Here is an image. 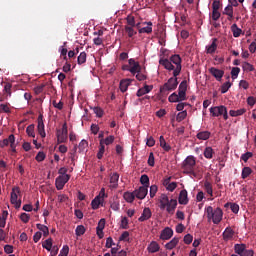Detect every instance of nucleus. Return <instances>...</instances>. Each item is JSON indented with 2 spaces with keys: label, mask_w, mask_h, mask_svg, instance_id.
<instances>
[{
  "label": "nucleus",
  "mask_w": 256,
  "mask_h": 256,
  "mask_svg": "<svg viewBox=\"0 0 256 256\" xmlns=\"http://www.w3.org/2000/svg\"><path fill=\"white\" fill-rule=\"evenodd\" d=\"M159 64L162 65L167 71H173V77L181 75V56L174 54L170 59H160Z\"/></svg>",
  "instance_id": "obj_1"
},
{
  "label": "nucleus",
  "mask_w": 256,
  "mask_h": 256,
  "mask_svg": "<svg viewBox=\"0 0 256 256\" xmlns=\"http://www.w3.org/2000/svg\"><path fill=\"white\" fill-rule=\"evenodd\" d=\"M159 207L162 211L166 209L167 213L173 215L175 213V209H177V200L171 199L169 200V196L167 194H161L159 197Z\"/></svg>",
  "instance_id": "obj_2"
},
{
  "label": "nucleus",
  "mask_w": 256,
  "mask_h": 256,
  "mask_svg": "<svg viewBox=\"0 0 256 256\" xmlns=\"http://www.w3.org/2000/svg\"><path fill=\"white\" fill-rule=\"evenodd\" d=\"M206 215L207 219L209 221L212 220L214 225H219L220 221H223V210H221V208H216L214 210L211 206H208L206 208Z\"/></svg>",
  "instance_id": "obj_3"
},
{
  "label": "nucleus",
  "mask_w": 256,
  "mask_h": 256,
  "mask_svg": "<svg viewBox=\"0 0 256 256\" xmlns=\"http://www.w3.org/2000/svg\"><path fill=\"white\" fill-rule=\"evenodd\" d=\"M195 165H197V161L194 156H187V158L183 161L182 169L186 175H193L196 177L195 173Z\"/></svg>",
  "instance_id": "obj_4"
},
{
  "label": "nucleus",
  "mask_w": 256,
  "mask_h": 256,
  "mask_svg": "<svg viewBox=\"0 0 256 256\" xmlns=\"http://www.w3.org/2000/svg\"><path fill=\"white\" fill-rule=\"evenodd\" d=\"M179 85V81L177 80V76H173L168 79L166 83H164L163 86L160 87V93L161 95H169V92L175 91L177 89V86Z\"/></svg>",
  "instance_id": "obj_5"
},
{
  "label": "nucleus",
  "mask_w": 256,
  "mask_h": 256,
  "mask_svg": "<svg viewBox=\"0 0 256 256\" xmlns=\"http://www.w3.org/2000/svg\"><path fill=\"white\" fill-rule=\"evenodd\" d=\"M210 113L212 117H221L222 115L224 121H227V119H229V114L227 113V107H225L224 105L211 107Z\"/></svg>",
  "instance_id": "obj_6"
},
{
  "label": "nucleus",
  "mask_w": 256,
  "mask_h": 256,
  "mask_svg": "<svg viewBox=\"0 0 256 256\" xmlns=\"http://www.w3.org/2000/svg\"><path fill=\"white\" fill-rule=\"evenodd\" d=\"M19 193H21V190L19 189V187L15 186L12 188V192L10 194V203H12V205H15L16 209L21 208V200H18Z\"/></svg>",
  "instance_id": "obj_7"
},
{
  "label": "nucleus",
  "mask_w": 256,
  "mask_h": 256,
  "mask_svg": "<svg viewBox=\"0 0 256 256\" xmlns=\"http://www.w3.org/2000/svg\"><path fill=\"white\" fill-rule=\"evenodd\" d=\"M58 143H65L68 137L67 123H64L61 130L56 133Z\"/></svg>",
  "instance_id": "obj_8"
},
{
  "label": "nucleus",
  "mask_w": 256,
  "mask_h": 256,
  "mask_svg": "<svg viewBox=\"0 0 256 256\" xmlns=\"http://www.w3.org/2000/svg\"><path fill=\"white\" fill-rule=\"evenodd\" d=\"M71 179V175H60L56 178L55 185L58 191H61L65 184Z\"/></svg>",
  "instance_id": "obj_9"
},
{
  "label": "nucleus",
  "mask_w": 256,
  "mask_h": 256,
  "mask_svg": "<svg viewBox=\"0 0 256 256\" xmlns=\"http://www.w3.org/2000/svg\"><path fill=\"white\" fill-rule=\"evenodd\" d=\"M128 63L130 65V73L132 75H137V73H141V64L139 62L135 61V59L130 58L128 60Z\"/></svg>",
  "instance_id": "obj_10"
},
{
  "label": "nucleus",
  "mask_w": 256,
  "mask_h": 256,
  "mask_svg": "<svg viewBox=\"0 0 256 256\" xmlns=\"http://www.w3.org/2000/svg\"><path fill=\"white\" fill-rule=\"evenodd\" d=\"M178 94L180 99L187 101V80H183L178 87Z\"/></svg>",
  "instance_id": "obj_11"
},
{
  "label": "nucleus",
  "mask_w": 256,
  "mask_h": 256,
  "mask_svg": "<svg viewBox=\"0 0 256 256\" xmlns=\"http://www.w3.org/2000/svg\"><path fill=\"white\" fill-rule=\"evenodd\" d=\"M38 125H37V131L39 135L42 137V139H45L47 134L45 133V123H43V114H40L38 116Z\"/></svg>",
  "instance_id": "obj_12"
},
{
  "label": "nucleus",
  "mask_w": 256,
  "mask_h": 256,
  "mask_svg": "<svg viewBox=\"0 0 256 256\" xmlns=\"http://www.w3.org/2000/svg\"><path fill=\"white\" fill-rule=\"evenodd\" d=\"M149 188L147 186H141L139 189H136L134 191V195L137 199L143 200L145 197H147V193H149Z\"/></svg>",
  "instance_id": "obj_13"
},
{
  "label": "nucleus",
  "mask_w": 256,
  "mask_h": 256,
  "mask_svg": "<svg viewBox=\"0 0 256 256\" xmlns=\"http://www.w3.org/2000/svg\"><path fill=\"white\" fill-rule=\"evenodd\" d=\"M209 73L212 77L216 78V81H221L223 79V75H225V71L217 69L215 67L209 68Z\"/></svg>",
  "instance_id": "obj_14"
},
{
  "label": "nucleus",
  "mask_w": 256,
  "mask_h": 256,
  "mask_svg": "<svg viewBox=\"0 0 256 256\" xmlns=\"http://www.w3.org/2000/svg\"><path fill=\"white\" fill-rule=\"evenodd\" d=\"M153 216V213L151 212V208H144L141 216L138 218V221L140 223H143L145 221H149L151 217Z\"/></svg>",
  "instance_id": "obj_15"
},
{
  "label": "nucleus",
  "mask_w": 256,
  "mask_h": 256,
  "mask_svg": "<svg viewBox=\"0 0 256 256\" xmlns=\"http://www.w3.org/2000/svg\"><path fill=\"white\" fill-rule=\"evenodd\" d=\"M171 237H173V229H171L170 227H166L161 231L160 239L162 241H169Z\"/></svg>",
  "instance_id": "obj_16"
},
{
  "label": "nucleus",
  "mask_w": 256,
  "mask_h": 256,
  "mask_svg": "<svg viewBox=\"0 0 256 256\" xmlns=\"http://www.w3.org/2000/svg\"><path fill=\"white\" fill-rule=\"evenodd\" d=\"M143 25H147L146 27L140 28L138 33L143 34L147 33V35H151L153 33V22H143Z\"/></svg>",
  "instance_id": "obj_17"
},
{
  "label": "nucleus",
  "mask_w": 256,
  "mask_h": 256,
  "mask_svg": "<svg viewBox=\"0 0 256 256\" xmlns=\"http://www.w3.org/2000/svg\"><path fill=\"white\" fill-rule=\"evenodd\" d=\"M153 91V85L145 84L143 88L138 89L136 95L137 97H143V95H147V93H151Z\"/></svg>",
  "instance_id": "obj_18"
},
{
  "label": "nucleus",
  "mask_w": 256,
  "mask_h": 256,
  "mask_svg": "<svg viewBox=\"0 0 256 256\" xmlns=\"http://www.w3.org/2000/svg\"><path fill=\"white\" fill-rule=\"evenodd\" d=\"M223 239L224 241H231L233 237H235V231L231 229V227H227L223 232Z\"/></svg>",
  "instance_id": "obj_19"
},
{
  "label": "nucleus",
  "mask_w": 256,
  "mask_h": 256,
  "mask_svg": "<svg viewBox=\"0 0 256 256\" xmlns=\"http://www.w3.org/2000/svg\"><path fill=\"white\" fill-rule=\"evenodd\" d=\"M110 189H117L119 187V173H113L110 176Z\"/></svg>",
  "instance_id": "obj_20"
},
{
  "label": "nucleus",
  "mask_w": 256,
  "mask_h": 256,
  "mask_svg": "<svg viewBox=\"0 0 256 256\" xmlns=\"http://www.w3.org/2000/svg\"><path fill=\"white\" fill-rule=\"evenodd\" d=\"M178 203L180 205H187L189 203V198L187 197V190H182L178 197Z\"/></svg>",
  "instance_id": "obj_21"
},
{
  "label": "nucleus",
  "mask_w": 256,
  "mask_h": 256,
  "mask_svg": "<svg viewBox=\"0 0 256 256\" xmlns=\"http://www.w3.org/2000/svg\"><path fill=\"white\" fill-rule=\"evenodd\" d=\"M160 249L161 246L159 245V243H157V241H152L147 247V251L150 253H159Z\"/></svg>",
  "instance_id": "obj_22"
},
{
  "label": "nucleus",
  "mask_w": 256,
  "mask_h": 256,
  "mask_svg": "<svg viewBox=\"0 0 256 256\" xmlns=\"http://www.w3.org/2000/svg\"><path fill=\"white\" fill-rule=\"evenodd\" d=\"M217 51V38L212 39V44L210 46H206V53L209 55H213Z\"/></svg>",
  "instance_id": "obj_23"
},
{
  "label": "nucleus",
  "mask_w": 256,
  "mask_h": 256,
  "mask_svg": "<svg viewBox=\"0 0 256 256\" xmlns=\"http://www.w3.org/2000/svg\"><path fill=\"white\" fill-rule=\"evenodd\" d=\"M132 81L133 80H131V79H125V80L120 81V91L122 93H125V91H127V89H129V85H131Z\"/></svg>",
  "instance_id": "obj_24"
},
{
  "label": "nucleus",
  "mask_w": 256,
  "mask_h": 256,
  "mask_svg": "<svg viewBox=\"0 0 256 256\" xmlns=\"http://www.w3.org/2000/svg\"><path fill=\"white\" fill-rule=\"evenodd\" d=\"M168 101L170 103H181V101H185V99H182L179 94H177L176 92L172 93L169 97H168Z\"/></svg>",
  "instance_id": "obj_25"
},
{
  "label": "nucleus",
  "mask_w": 256,
  "mask_h": 256,
  "mask_svg": "<svg viewBox=\"0 0 256 256\" xmlns=\"http://www.w3.org/2000/svg\"><path fill=\"white\" fill-rule=\"evenodd\" d=\"M178 244H179V238L174 237L170 242L166 243L165 247L166 249L171 251V249H175Z\"/></svg>",
  "instance_id": "obj_26"
},
{
  "label": "nucleus",
  "mask_w": 256,
  "mask_h": 256,
  "mask_svg": "<svg viewBox=\"0 0 256 256\" xmlns=\"http://www.w3.org/2000/svg\"><path fill=\"white\" fill-rule=\"evenodd\" d=\"M244 113H247V109L245 108L229 111L230 117H241V115H244Z\"/></svg>",
  "instance_id": "obj_27"
},
{
  "label": "nucleus",
  "mask_w": 256,
  "mask_h": 256,
  "mask_svg": "<svg viewBox=\"0 0 256 256\" xmlns=\"http://www.w3.org/2000/svg\"><path fill=\"white\" fill-rule=\"evenodd\" d=\"M8 144H10V147L12 149V153H17V144L15 143V135L11 134L8 137Z\"/></svg>",
  "instance_id": "obj_28"
},
{
  "label": "nucleus",
  "mask_w": 256,
  "mask_h": 256,
  "mask_svg": "<svg viewBox=\"0 0 256 256\" xmlns=\"http://www.w3.org/2000/svg\"><path fill=\"white\" fill-rule=\"evenodd\" d=\"M196 137L200 141H207V139H209V137H211V132H209V131H202V132H199L196 135Z\"/></svg>",
  "instance_id": "obj_29"
},
{
  "label": "nucleus",
  "mask_w": 256,
  "mask_h": 256,
  "mask_svg": "<svg viewBox=\"0 0 256 256\" xmlns=\"http://www.w3.org/2000/svg\"><path fill=\"white\" fill-rule=\"evenodd\" d=\"M124 29L125 33L130 39L135 37V35L137 34V31L135 30L134 26H125Z\"/></svg>",
  "instance_id": "obj_30"
},
{
  "label": "nucleus",
  "mask_w": 256,
  "mask_h": 256,
  "mask_svg": "<svg viewBox=\"0 0 256 256\" xmlns=\"http://www.w3.org/2000/svg\"><path fill=\"white\" fill-rule=\"evenodd\" d=\"M223 15H227L228 21H231L234 18V16H233V6H229V5L226 6L224 11H223Z\"/></svg>",
  "instance_id": "obj_31"
},
{
  "label": "nucleus",
  "mask_w": 256,
  "mask_h": 256,
  "mask_svg": "<svg viewBox=\"0 0 256 256\" xmlns=\"http://www.w3.org/2000/svg\"><path fill=\"white\" fill-rule=\"evenodd\" d=\"M125 201L127 203H133V201H135V191L134 192H125L123 195Z\"/></svg>",
  "instance_id": "obj_32"
},
{
  "label": "nucleus",
  "mask_w": 256,
  "mask_h": 256,
  "mask_svg": "<svg viewBox=\"0 0 256 256\" xmlns=\"http://www.w3.org/2000/svg\"><path fill=\"white\" fill-rule=\"evenodd\" d=\"M224 207L227 209V208H230L232 213H239V206L237 203H231V202H228L224 205Z\"/></svg>",
  "instance_id": "obj_33"
},
{
  "label": "nucleus",
  "mask_w": 256,
  "mask_h": 256,
  "mask_svg": "<svg viewBox=\"0 0 256 256\" xmlns=\"http://www.w3.org/2000/svg\"><path fill=\"white\" fill-rule=\"evenodd\" d=\"M231 31L233 33V37H241V33H243V30L241 28H238L237 24H233L231 26Z\"/></svg>",
  "instance_id": "obj_34"
},
{
  "label": "nucleus",
  "mask_w": 256,
  "mask_h": 256,
  "mask_svg": "<svg viewBox=\"0 0 256 256\" xmlns=\"http://www.w3.org/2000/svg\"><path fill=\"white\" fill-rule=\"evenodd\" d=\"M245 249H247V245H245V244H235L234 245V251L237 255H241Z\"/></svg>",
  "instance_id": "obj_35"
},
{
  "label": "nucleus",
  "mask_w": 256,
  "mask_h": 256,
  "mask_svg": "<svg viewBox=\"0 0 256 256\" xmlns=\"http://www.w3.org/2000/svg\"><path fill=\"white\" fill-rule=\"evenodd\" d=\"M204 189L210 197H213V185L209 181L204 182Z\"/></svg>",
  "instance_id": "obj_36"
},
{
  "label": "nucleus",
  "mask_w": 256,
  "mask_h": 256,
  "mask_svg": "<svg viewBox=\"0 0 256 256\" xmlns=\"http://www.w3.org/2000/svg\"><path fill=\"white\" fill-rule=\"evenodd\" d=\"M43 249H46V251H51L53 248V239L48 238L46 239L42 244Z\"/></svg>",
  "instance_id": "obj_37"
},
{
  "label": "nucleus",
  "mask_w": 256,
  "mask_h": 256,
  "mask_svg": "<svg viewBox=\"0 0 256 256\" xmlns=\"http://www.w3.org/2000/svg\"><path fill=\"white\" fill-rule=\"evenodd\" d=\"M159 141L160 147H162V149H164L165 151H171V146L167 144V142L165 141V137L160 136Z\"/></svg>",
  "instance_id": "obj_38"
},
{
  "label": "nucleus",
  "mask_w": 256,
  "mask_h": 256,
  "mask_svg": "<svg viewBox=\"0 0 256 256\" xmlns=\"http://www.w3.org/2000/svg\"><path fill=\"white\" fill-rule=\"evenodd\" d=\"M99 205L103 207V202L99 199V197H95L91 202L92 209H99Z\"/></svg>",
  "instance_id": "obj_39"
},
{
  "label": "nucleus",
  "mask_w": 256,
  "mask_h": 256,
  "mask_svg": "<svg viewBox=\"0 0 256 256\" xmlns=\"http://www.w3.org/2000/svg\"><path fill=\"white\" fill-rule=\"evenodd\" d=\"M26 133H27L28 137H33V139H35V124H30L26 128Z\"/></svg>",
  "instance_id": "obj_40"
},
{
  "label": "nucleus",
  "mask_w": 256,
  "mask_h": 256,
  "mask_svg": "<svg viewBox=\"0 0 256 256\" xmlns=\"http://www.w3.org/2000/svg\"><path fill=\"white\" fill-rule=\"evenodd\" d=\"M213 153H215L213 151V148L211 147H206L205 150H204V157L206 159H213Z\"/></svg>",
  "instance_id": "obj_41"
},
{
  "label": "nucleus",
  "mask_w": 256,
  "mask_h": 256,
  "mask_svg": "<svg viewBox=\"0 0 256 256\" xmlns=\"http://www.w3.org/2000/svg\"><path fill=\"white\" fill-rule=\"evenodd\" d=\"M37 229H39V231H42L44 237H47L49 235V228L43 224H37L36 225Z\"/></svg>",
  "instance_id": "obj_42"
},
{
  "label": "nucleus",
  "mask_w": 256,
  "mask_h": 256,
  "mask_svg": "<svg viewBox=\"0 0 256 256\" xmlns=\"http://www.w3.org/2000/svg\"><path fill=\"white\" fill-rule=\"evenodd\" d=\"M78 65H83V63L87 62V53L81 52L77 58Z\"/></svg>",
  "instance_id": "obj_43"
},
{
  "label": "nucleus",
  "mask_w": 256,
  "mask_h": 256,
  "mask_svg": "<svg viewBox=\"0 0 256 256\" xmlns=\"http://www.w3.org/2000/svg\"><path fill=\"white\" fill-rule=\"evenodd\" d=\"M140 183L143 185V187L149 188V176L147 174H144L140 178Z\"/></svg>",
  "instance_id": "obj_44"
},
{
  "label": "nucleus",
  "mask_w": 256,
  "mask_h": 256,
  "mask_svg": "<svg viewBox=\"0 0 256 256\" xmlns=\"http://www.w3.org/2000/svg\"><path fill=\"white\" fill-rule=\"evenodd\" d=\"M105 154V145L103 144V140L100 141V148L97 153V159H103V155Z\"/></svg>",
  "instance_id": "obj_45"
},
{
  "label": "nucleus",
  "mask_w": 256,
  "mask_h": 256,
  "mask_svg": "<svg viewBox=\"0 0 256 256\" xmlns=\"http://www.w3.org/2000/svg\"><path fill=\"white\" fill-rule=\"evenodd\" d=\"M100 141L103 142V145H113V142L115 141V136L110 135L105 139H101Z\"/></svg>",
  "instance_id": "obj_46"
},
{
  "label": "nucleus",
  "mask_w": 256,
  "mask_h": 256,
  "mask_svg": "<svg viewBox=\"0 0 256 256\" xmlns=\"http://www.w3.org/2000/svg\"><path fill=\"white\" fill-rule=\"evenodd\" d=\"M187 117V110H184L182 112H179L176 116V121L178 123H181V121H184V119H186Z\"/></svg>",
  "instance_id": "obj_47"
},
{
  "label": "nucleus",
  "mask_w": 256,
  "mask_h": 256,
  "mask_svg": "<svg viewBox=\"0 0 256 256\" xmlns=\"http://www.w3.org/2000/svg\"><path fill=\"white\" fill-rule=\"evenodd\" d=\"M85 226L83 225H78L75 229V233L77 237H81V235H85Z\"/></svg>",
  "instance_id": "obj_48"
},
{
  "label": "nucleus",
  "mask_w": 256,
  "mask_h": 256,
  "mask_svg": "<svg viewBox=\"0 0 256 256\" xmlns=\"http://www.w3.org/2000/svg\"><path fill=\"white\" fill-rule=\"evenodd\" d=\"M251 173H253V170L250 167H244L242 169V179H247Z\"/></svg>",
  "instance_id": "obj_49"
},
{
  "label": "nucleus",
  "mask_w": 256,
  "mask_h": 256,
  "mask_svg": "<svg viewBox=\"0 0 256 256\" xmlns=\"http://www.w3.org/2000/svg\"><path fill=\"white\" fill-rule=\"evenodd\" d=\"M110 207L111 209H113V211H119V200L117 198H113V201L110 202Z\"/></svg>",
  "instance_id": "obj_50"
},
{
  "label": "nucleus",
  "mask_w": 256,
  "mask_h": 256,
  "mask_svg": "<svg viewBox=\"0 0 256 256\" xmlns=\"http://www.w3.org/2000/svg\"><path fill=\"white\" fill-rule=\"evenodd\" d=\"M239 73H241V68L233 67L232 70H231L232 79H237V77H239Z\"/></svg>",
  "instance_id": "obj_51"
},
{
  "label": "nucleus",
  "mask_w": 256,
  "mask_h": 256,
  "mask_svg": "<svg viewBox=\"0 0 256 256\" xmlns=\"http://www.w3.org/2000/svg\"><path fill=\"white\" fill-rule=\"evenodd\" d=\"M231 82H225L224 84H222V86H221V93L222 94H225V93H227V91H229V89H231Z\"/></svg>",
  "instance_id": "obj_52"
},
{
  "label": "nucleus",
  "mask_w": 256,
  "mask_h": 256,
  "mask_svg": "<svg viewBox=\"0 0 256 256\" xmlns=\"http://www.w3.org/2000/svg\"><path fill=\"white\" fill-rule=\"evenodd\" d=\"M251 157H253V152H246L241 155V160L244 161V163H247Z\"/></svg>",
  "instance_id": "obj_53"
},
{
  "label": "nucleus",
  "mask_w": 256,
  "mask_h": 256,
  "mask_svg": "<svg viewBox=\"0 0 256 256\" xmlns=\"http://www.w3.org/2000/svg\"><path fill=\"white\" fill-rule=\"evenodd\" d=\"M126 27H135V17H133V16H128L127 17Z\"/></svg>",
  "instance_id": "obj_54"
},
{
  "label": "nucleus",
  "mask_w": 256,
  "mask_h": 256,
  "mask_svg": "<svg viewBox=\"0 0 256 256\" xmlns=\"http://www.w3.org/2000/svg\"><path fill=\"white\" fill-rule=\"evenodd\" d=\"M243 70L244 71H255V67L250 64L249 62H245L244 65H243Z\"/></svg>",
  "instance_id": "obj_55"
},
{
  "label": "nucleus",
  "mask_w": 256,
  "mask_h": 256,
  "mask_svg": "<svg viewBox=\"0 0 256 256\" xmlns=\"http://www.w3.org/2000/svg\"><path fill=\"white\" fill-rule=\"evenodd\" d=\"M184 243H185L186 245H191V243H193V235H191V234H186V235L184 236Z\"/></svg>",
  "instance_id": "obj_56"
},
{
  "label": "nucleus",
  "mask_w": 256,
  "mask_h": 256,
  "mask_svg": "<svg viewBox=\"0 0 256 256\" xmlns=\"http://www.w3.org/2000/svg\"><path fill=\"white\" fill-rule=\"evenodd\" d=\"M45 157H46V155L44 152H38L35 159H36V161H38V163H41L42 161H45Z\"/></svg>",
  "instance_id": "obj_57"
},
{
  "label": "nucleus",
  "mask_w": 256,
  "mask_h": 256,
  "mask_svg": "<svg viewBox=\"0 0 256 256\" xmlns=\"http://www.w3.org/2000/svg\"><path fill=\"white\" fill-rule=\"evenodd\" d=\"M20 219L23 223H29V220L31 219V216L27 213H22L20 215Z\"/></svg>",
  "instance_id": "obj_58"
},
{
  "label": "nucleus",
  "mask_w": 256,
  "mask_h": 256,
  "mask_svg": "<svg viewBox=\"0 0 256 256\" xmlns=\"http://www.w3.org/2000/svg\"><path fill=\"white\" fill-rule=\"evenodd\" d=\"M157 191H158L157 185L150 186V197H151V199H153V197H155V195H157Z\"/></svg>",
  "instance_id": "obj_59"
},
{
  "label": "nucleus",
  "mask_w": 256,
  "mask_h": 256,
  "mask_svg": "<svg viewBox=\"0 0 256 256\" xmlns=\"http://www.w3.org/2000/svg\"><path fill=\"white\" fill-rule=\"evenodd\" d=\"M93 112L97 117L99 118L103 117V109H101V107H94Z\"/></svg>",
  "instance_id": "obj_60"
},
{
  "label": "nucleus",
  "mask_w": 256,
  "mask_h": 256,
  "mask_svg": "<svg viewBox=\"0 0 256 256\" xmlns=\"http://www.w3.org/2000/svg\"><path fill=\"white\" fill-rule=\"evenodd\" d=\"M113 245H115V242L113 241V238L112 237H108L106 239V249H111V247H113Z\"/></svg>",
  "instance_id": "obj_61"
},
{
  "label": "nucleus",
  "mask_w": 256,
  "mask_h": 256,
  "mask_svg": "<svg viewBox=\"0 0 256 256\" xmlns=\"http://www.w3.org/2000/svg\"><path fill=\"white\" fill-rule=\"evenodd\" d=\"M67 255H69V246L64 245L58 256H67Z\"/></svg>",
  "instance_id": "obj_62"
},
{
  "label": "nucleus",
  "mask_w": 256,
  "mask_h": 256,
  "mask_svg": "<svg viewBox=\"0 0 256 256\" xmlns=\"http://www.w3.org/2000/svg\"><path fill=\"white\" fill-rule=\"evenodd\" d=\"M96 197H98V199H100L103 203L104 197H107V194L105 193V188H101L99 195H97Z\"/></svg>",
  "instance_id": "obj_63"
},
{
  "label": "nucleus",
  "mask_w": 256,
  "mask_h": 256,
  "mask_svg": "<svg viewBox=\"0 0 256 256\" xmlns=\"http://www.w3.org/2000/svg\"><path fill=\"white\" fill-rule=\"evenodd\" d=\"M253 254V250H247L246 248L240 256H253Z\"/></svg>",
  "instance_id": "obj_64"
}]
</instances>
